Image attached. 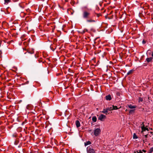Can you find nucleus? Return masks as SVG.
<instances>
[{
	"mask_svg": "<svg viewBox=\"0 0 153 153\" xmlns=\"http://www.w3.org/2000/svg\"><path fill=\"white\" fill-rule=\"evenodd\" d=\"M87 22H95V21L92 19L87 20Z\"/></svg>",
	"mask_w": 153,
	"mask_h": 153,
	"instance_id": "a211bd4d",
	"label": "nucleus"
},
{
	"mask_svg": "<svg viewBox=\"0 0 153 153\" xmlns=\"http://www.w3.org/2000/svg\"><path fill=\"white\" fill-rule=\"evenodd\" d=\"M149 136L150 137V135H149L148 134L144 135V137H143V142L144 143L147 142V138L149 137Z\"/></svg>",
	"mask_w": 153,
	"mask_h": 153,
	"instance_id": "39448f33",
	"label": "nucleus"
},
{
	"mask_svg": "<svg viewBox=\"0 0 153 153\" xmlns=\"http://www.w3.org/2000/svg\"><path fill=\"white\" fill-rule=\"evenodd\" d=\"M112 107H108L107 108V110L108 111H111V110H113V108H112Z\"/></svg>",
	"mask_w": 153,
	"mask_h": 153,
	"instance_id": "f3484780",
	"label": "nucleus"
},
{
	"mask_svg": "<svg viewBox=\"0 0 153 153\" xmlns=\"http://www.w3.org/2000/svg\"><path fill=\"white\" fill-rule=\"evenodd\" d=\"M152 56H153V51L152 52Z\"/></svg>",
	"mask_w": 153,
	"mask_h": 153,
	"instance_id": "cd10ccee",
	"label": "nucleus"
},
{
	"mask_svg": "<svg viewBox=\"0 0 153 153\" xmlns=\"http://www.w3.org/2000/svg\"><path fill=\"white\" fill-rule=\"evenodd\" d=\"M141 128L142 130L141 132H143L144 131H145L146 130H147V131H148L149 130L147 128L144 126V125L141 127Z\"/></svg>",
	"mask_w": 153,
	"mask_h": 153,
	"instance_id": "0eeeda50",
	"label": "nucleus"
},
{
	"mask_svg": "<svg viewBox=\"0 0 153 153\" xmlns=\"http://www.w3.org/2000/svg\"><path fill=\"white\" fill-rule=\"evenodd\" d=\"M133 138L134 139H136L138 137L137 136L135 133H134L133 136Z\"/></svg>",
	"mask_w": 153,
	"mask_h": 153,
	"instance_id": "aec40b11",
	"label": "nucleus"
},
{
	"mask_svg": "<svg viewBox=\"0 0 153 153\" xmlns=\"http://www.w3.org/2000/svg\"><path fill=\"white\" fill-rule=\"evenodd\" d=\"M135 111V109L130 110L129 111V113H131L132 112H134Z\"/></svg>",
	"mask_w": 153,
	"mask_h": 153,
	"instance_id": "5701e85b",
	"label": "nucleus"
},
{
	"mask_svg": "<svg viewBox=\"0 0 153 153\" xmlns=\"http://www.w3.org/2000/svg\"><path fill=\"white\" fill-rule=\"evenodd\" d=\"M150 133H151V134H152V135H153V132L152 133V132H150Z\"/></svg>",
	"mask_w": 153,
	"mask_h": 153,
	"instance_id": "c85d7f7f",
	"label": "nucleus"
},
{
	"mask_svg": "<svg viewBox=\"0 0 153 153\" xmlns=\"http://www.w3.org/2000/svg\"><path fill=\"white\" fill-rule=\"evenodd\" d=\"M101 112L104 114H107V113L108 112V111L107 108L103 109V111H101Z\"/></svg>",
	"mask_w": 153,
	"mask_h": 153,
	"instance_id": "9b49d317",
	"label": "nucleus"
},
{
	"mask_svg": "<svg viewBox=\"0 0 153 153\" xmlns=\"http://www.w3.org/2000/svg\"><path fill=\"white\" fill-rule=\"evenodd\" d=\"M112 108H113V110H117L118 109L117 107V106H114V105H112Z\"/></svg>",
	"mask_w": 153,
	"mask_h": 153,
	"instance_id": "4be33fe9",
	"label": "nucleus"
},
{
	"mask_svg": "<svg viewBox=\"0 0 153 153\" xmlns=\"http://www.w3.org/2000/svg\"><path fill=\"white\" fill-rule=\"evenodd\" d=\"M143 101V98L139 97L138 99V102H142Z\"/></svg>",
	"mask_w": 153,
	"mask_h": 153,
	"instance_id": "6ab92c4d",
	"label": "nucleus"
},
{
	"mask_svg": "<svg viewBox=\"0 0 153 153\" xmlns=\"http://www.w3.org/2000/svg\"><path fill=\"white\" fill-rule=\"evenodd\" d=\"M87 31H88V30L86 29H85L83 30L82 31H81L80 33L82 34H83L84 33H85V32H87Z\"/></svg>",
	"mask_w": 153,
	"mask_h": 153,
	"instance_id": "dca6fc26",
	"label": "nucleus"
},
{
	"mask_svg": "<svg viewBox=\"0 0 153 153\" xmlns=\"http://www.w3.org/2000/svg\"><path fill=\"white\" fill-rule=\"evenodd\" d=\"M75 123L76 126L77 128H78L80 126V124L79 121L78 120H76V121Z\"/></svg>",
	"mask_w": 153,
	"mask_h": 153,
	"instance_id": "1a4fd4ad",
	"label": "nucleus"
},
{
	"mask_svg": "<svg viewBox=\"0 0 153 153\" xmlns=\"http://www.w3.org/2000/svg\"><path fill=\"white\" fill-rule=\"evenodd\" d=\"M128 107L129 108L131 109L135 108H136V106L135 105H133L131 104H130L128 105Z\"/></svg>",
	"mask_w": 153,
	"mask_h": 153,
	"instance_id": "9d476101",
	"label": "nucleus"
},
{
	"mask_svg": "<svg viewBox=\"0 0 153 153\" xmlns=\"http://www.w3.org/2000/svg\"><path fill=\"white\" fill-rule=\"evenodd\" d=\"M145 43H146V42L145 41V40H143L142 41V43H143V44H145Z\"/></svg>",
	"mask_w": 153,
	"mask_h": 153,
	"instance_id": "a878e982",
	"label": "nucleus"
},
{
	"mask_svg": "<svg viewBox=\"0 0 153 153\" xmlns=\"http://www.w3.org/2000/svg\"><path fill=\"white\" fill-rule=\"evenodd\" d=\"M150 151L151 152H152L153 151V147H152L150 149Z\"/></svg>",
	"mask_w": 153,
	"mask_h": 153,
	"instance_id": "393cba45",
	"label": "nucleus"
},
{
	"mask_svg": "<svg viewBox=\"0 0 153 153\" xmlns=\"http://www.w3.org/2000/svg\"><path fill=\"white\" fill-rule=\"evenodd\" d=\"M105 99L107 100H110L111 99V96L110 94H108L105 97Z\"/></svg>",
	"mask_w": 153,
	"mask_h": 153,
	"instance_id": "6e6552de",
	"label": "nucleus"
},
{
	"mask_svg": "<svg viewBox=\"0 0 153 153\" xmlns=\"http://www.w3.org/2000/svg\"><path fill=\"white\" fill-rule=\"evenodd\" d=\"M87 153H96L92 147L90 146L88 147L87 148Z\"/></svg>",
	"mask_w": 153,
	"mask_h": 153,
	"instance_id": "7ed1b4c3",
	"label": "nucleus"
},
{
	"mask_svg": "<svg viewBox=\"0 0 153 153\" xmlns=\"http://www.w3.org/2000/svg\"><path fill=\"white\" fill-rule=\"evenodd\" d=\"M90 13L86 11H84L82 14V17L84 19H87L89 18Z\"/></svg>",
	"mask_w": 153,
	"mask_h": 153,
	"instance_id": "f257e3e1",
	"label": "nucleus"
},
{
	"mask_svg": "<svg viewBox=\"0 0 153 153\" xmlns=\"http://www.w3.org/2000/svg\"><path fill=\"white\" fill-rule=\"evenodd\" d=\"M91 144V143L90 141H88L86 143H85V146H86L88 145H90Z\"/></svg>",
	"mask_w": 153,
	"mask_h": 153,
	"instance_id": "ddd939ff",
	"label": "nucleus"
},
{
	"mask_svg": "<svg viewBox=\"0 0 153 153\" xmlns=\"http://www.w3.org/2000/svg\"><path fill=\"white\" fill-rule=\"evenodd\" d=\"M133 70H130L129 71H128V72L127 73V75H129V74H131L133 72Z\"/></svg>",
	"mask_w": 153,
	"mask_h": 153,
	"instance_id": "2eb2a0df",
	"label": "nucleus"
},
{
	"mask_svg": "<svg viewBox=\"0 0 153 153\" xmlns=\"http://www.w3.org/2000/svg\"><path fill=\"white\" fill-rule=\"evenodd\" d=\"M92 121L95 122L97 121V118L95 116H94L92 117Z\"/></svg>",
	"mask_w": 153,
	"mask_h": 153,
	"instance_id": "4468645a",
	"label": "nucleus"
},
{
	"mask_svg": "<svg viewBox=\"0 0 153 153\" xmlns=\"http://www.w3.org/2000/svg\"><path fill=\"white\" fill-rule=\"evenodd\" d=\"M36 62L35 60L31 61L29 62V65L30 67H33L36 64Z\"/></svg>",
	"mask_w": 153,
	"mask_h": 153,
	"instance_id": "423d86ee",
	"label": "nucleus"
},
{
	"mask_svg": "<svg viewBox=\"0 0 153 153\" xmlns=\"http://www.w3.org/2000/svg\"><path fill=\"white\" fill-rule=\"evenodd\" d=\"M134 153H143V152L141 150H138L134 152Z\"/></svg>",
	"mask_w": 153,
	"mask_h": 153,
	"instance_id": "412c9836",
	"label": "nucleus"
},
{
	"mask_svg": "<svg viewBox=\"0 0 153 153\" xmlns=\"http://www.w3.org/2000/svg\"><path fill=\"white\" fill-rule=\"evenodd\" d=\"M101 130L99 128H96L94 131V134L96 136H97L100 134Z\"/></svg>",
	"mask_w": 153,
	"mask_h": 153,
	"instance_id": "f03ea898",
	"label": "nucleus"
},
{
	"mask_svg": "<svg viewBox=\"0 0 153 153\" xmlns=\"http://www.w3.org/2000/svg\"><path fill=\"white\" fill-rule=\"evenodd\" d=\"M106 116L103 114L100 115L98 119L99 120L101 121H103L104 120Z\"/></svg>",
	"mask_w": 153,
	"mask_h": 153,
	"instance_id": "20e7f679",
	"label": "nucleus"
},
{
	"mask_svg": "<svg viewBox=\"0 0 153 153\" xmlns=\"http://www.w3.org/2000/svg\"><path fill=\"white\" fill-rule=\"evenodd\" d=\"M4 1H5V3H8V2H9L10 1V0H4Z\"/></svg>",
	"mask_w": 153,
	"mask_h": 153,
	"instance_id": "b1692460",
	"label": "nucleus"
},
{
	"mask_svg": "<svg viewBox=\"0 0 153 153\" xmlns=\"http://www.w3.org/2000/svg\"><path fill=\"white\" fill-rule=\"evenodd\" d=\"M152 57L148 58H146V60L148 62H149L152 61Z\"/></svg>",
	"mask_w": 153,
	"mask_h": 153,
	"instance_id": "f8f14e48",
	"label": "nucleus"
},
{
	"mask_svg": "<svg viewBox=\"0 0 153 153\" xmlns=\"http://www.w3.org/2000/svg\"><path fill=\"white\" fill-rule=\"evenodd\" d=\"M142 151H143V152H146V151H145V150H143H143H142Z\"/></svg>",
	"mask_w": 153,
	"mask_h": 153,
	"instance_id": "bb28decb",
	"label": "nucleus"
}]
</instances>
